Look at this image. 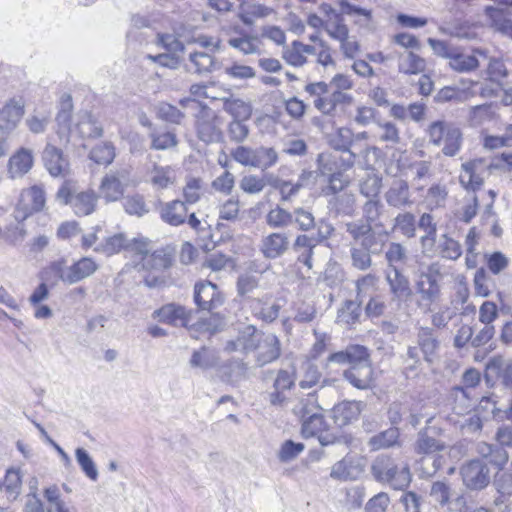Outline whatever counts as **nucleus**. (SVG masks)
<instances>
[{"instance_id":"f257e3e1","label":"nucleus","mask_w":512,"mask_h":512,"mask_svg":"<svg viewBox=\"0 0 512 512\" xmlns=\"http://www.w3.org/2000/svg\"><path fill=\"white\" fill-rule=\"evenodd\" d=\"M371 473L374 479L395 490L406 489L412 480L408 464L399 462L388 454L378 455L372 462Z\"/></svg>"},{"instance_id":"f03ea898","label":"nucleus","mask_w":512,"mask_h":512,"mask_svg":"<svg viewBox=\"0 0 512 512\" xmlns=\"http://www.w3.org/2000/svg\"><path fill=\"white\" fill-rule=\"evenodd\" d=\"M56 199L69 204L77 216H87L95 211L98 195L93 190L77 192L75 183L67 180L57 191Z\"/></svg>"},{"instance_id":"7ed1b4c3","label":"nucleus","mask_w":512,"mask_h":512,"mask_svg":"<svg viewBox=\"0 0 512 512\" xmlns=\"http://www.w3.org/2000/svg\"><path fill=\"white\" fill-rule=\"evenodd\" d=\"M429 142L435 146L443 144L442 153L445 156H455L462 146V132L453 123L434 121L427 129Z\"/></svg>"},{"instance_id":"20e7f679","label":"nucleus","mask_w":512,"mask_h":512,"mask_svg":"<svg viewBox=\"0 0 512 512\" xmlns=\"http://www.w3.org/2000/svg\"><path fill=\"white\" fill-rule=\"evenodd\" d=\"M352 88V81L348 76L337 74L328 85L322 83V94H330L322 98V114H335L338 106L350 104L352 97L345 91Z\"/></svg>"},{"instance_id":"39448f33","label":"nucleus","mask_w":512,"mask_h":512,"mask_svg":"<svg viewBox=\"0 0 512 512\" xmlns=\"http://www.w3.org/2000/svg\"><path fill=\"white\" fill-rule=\"evenodd\" d=\"M437 275H439V267L437 264H432L426 272L420 273L415 284L419 296L417 305L426 312L431 310V305L440 297L441 290Z\"/></svg>"},{"instance_id":"423d86ee","label":"nucleus","mask_w":512,"mask_h":512,"mask_svg":"<svg viewBox=\"0 0 512 512\" xmlns=\"http://www.w3.org/2000/svg\"><path fill=\"white\" fill-rule=\"evenodd\" d=\"M130 182V169L121 168L110 171L101 179L98 197L103 198L107 203L120 200Z\"/></svg>"},{"instance_id":"0eeeda50","label":"nucleus","mask_w":512,"mask_h":512,"mask_svg":"<svg viewBox=\"0 0 512 512\" xmlns=\"http://www.w3.org/2000/svg\"><path fill=\"white\" fill-rule=\"evenodd\" d=\"M460 475L463 485L471 491H479L490 483V469L486 463L473 459L462 465Z\"/></svg>"},{"instance_id":"6e6552de","label":"nucleus","mask_w":512,"mask_h":512,"mask_svg":"<svg viewBox=\"0 0 512 512\" xmlns=\"http://www.w3.org/2000/svg\"><path fill=\"white\" fill-rule=\"evenodd\" d=\"M221 125V119L212 109L202 107L196 118L198 138L205 143L220 141L222 138Z\"/></svg>"},{"instance_id":"1a4fd4ad","label":"nucleus","mask_w":512,"mask_h":512,"mask_svg":"<svg viewBox=\"0 0 512 512\" xmlns=\"http://www.w3.org/2000/svg\"><path fill=\"white\" fill-rule=\"evenodd\" d=\"M500 167L499 163L487 164L483 159L465 162L462 164L459 181L465 189L475 191L482 186L487 170Z\"/></svg>"},{"instance_id":"9d476101","label":"nucleus","mask_w":512,"mask_h":512,"mask_svg":"<svg viewBox=\"0 0 512 512\" xmlns=\"http://www.w3.org/2000/svg\"><path fill=\"white\" fill-rule=\"evenodd\" d=\"M25 113L24 100L19 98L9 99L0 109V135L7 139L17 128Z\"/></svg>"},{"instance_id":"9b49d317","label":"nucleus","mask_w":512,"mask_h":512,"mask_svg":"<svg viewBox=\"0 0 512 512\" xmlns=\"http://www.w3.org/2000/svg\"><path fill=\"white\" fill-rule=\"evenodd\" d=\"M194 299L197 306L204 311H213L223 303V297L217 285L210 281L195 284Z\"/></svg>"},{"instance_id":"f8f14e48","label":"nucleus","mask_w":512,"mask_h":512,"mask_svg":"<svg viewBox=\"0 0 512 512\" xmlns=\"http://www.w3.org/2000/svg\"><path fill=\"white\" fill-rule=\"evenodd\" d=\"M448 64L451 69L460 73L470 72L475 70L479 66L478 56L486 59V53L483 50L476 49L473 54H467L459 47H454L453 51L450 52Z\"/></svg>"},{"instance_id":"ddd939ff","label":"nucleus","mask_w":512,"mask_h":512,"mask_svg":"<svg viewBox=\"0 0 512 512\" xmlns=\"http://www.w3.org/2000/svg\"><path fill=\"white\" fill-rule=\"evenodd\" d=\"M33 152L27 148H20L15 151L7 163V175L10 179L23 178L33 167Z\"/></svg>"},{"instance_id":"4468645a","label":"nucleus","mask_w":512,"mask_h":512,"mask_svg":"<svg viewBox=\"0 0 512 512\" xmlns=\"http://www.w3.org/2000/svg\"><path fill=\"white\" fill-rule=\"evenodd\" d=\"M262 337L263 334L259 333L254 326L248 325L239 332L235 340L227 342L225 349L229 352H250L256 350Z\"/></svg>"},{"instance_id":"2eb2a0df","label":"nucleus","mask_w":512,"mask_h":512,"mask_svg":"<svg viewBox=\"0 0 512 512\" xmlns=\"http://www.w3.org/2000/svg\"><path fill=\"white\" fill-rule=\"evenodd\" d=\"M43 163L53 177L65 176L68 173V160L59 148L51 144H47L43 151Z\"/></svg>"},{"instance_id":"dca6fc26","label":"nucleus","mask_w":512,"mask_h":512,"mask_svg":"<svg viewBox=\"0 0 512 512\" xmlns=\"http://www.w3.org/2000/svg\"><path fill=\"white\" fill-rule=\"evenodd\" d=\"M364 471L361 459L345 457L332 466L331 477L341 481L356 480Z\"/></svg>"},{"instance_id":"f3484780","label":"nucleus","mask_w":512,"mask_h":512,"mask_svg":"<svg viewBox=\"0 0 512 512\" xmlns=\"http://www.w3.org/2000/svg\"><path fill=\"white\" fill-rule=\"evenodd\" d=\"M158 211L161 220L171 226H179L185 223L188 214L186 204L181 200L160 203Z\"/></svg>"},{"instance_id":"a211bd4d","label":"nucleus","mask_w":512,"mask_h":512,"mask_svg":"<svg viewBox=\"0 0 512 512\" xmlns=\"http://www.w3.org/2000/svg\"><path fill=\"white\" fill-rule=\"evenodd\" d=\"M153 317L158 318L162 323L172 326H186L190 320V312L183 306L170 303L155 310Z\"/></svg>"},{"instance_id":"6ab92c4d","label":"nucleus","mask_w":512,"mask_h":512,"mask_svg":"<svg viewBox=\"0 0 512 512\" xmlns=\"http://www.w3.org/2000/svg\"><path fill=\"white\" fill-rule=\"evenodd\" d=\"M289 247V238L285 233H270L261 240L260 251L265 258L276 259Z\"/></svg>"},{"instance_id":"aec40b11","label":"nucleus","mask_w":512,"mask_h":512,"mask_svg":"<svg viewBox=\"0 0 512 512\" xmlns=\"http://www.w3.org/2000/svg\"><path fill=\"white\" fill-rule=\"evenodd\" d=\"M385 200L389 206L395 208L411 206L413 201L408 183L402 179L394 180L385 193Z\"/></svg>"},{"instance_id":"412c9836","label":"nucleus","mask_w":512,"mask_h":512,"mask_svg":"<svg viewBox=\"0 0 512 512\" xmlns=\"http://www.w3.org/2000/svg\"><path fill=\"white\" fill-rule=\"evenodd\" d=\"M256 350L257 363L259 366H264L279 358L281 353L280 341L274 334L263 335Z\"/></svg>"},{"instance_id":"4be33fe9","label":"nucleus","mask_w":512,"mask_h":512,"mask_svg":"<svg viewBox=\"0 0 512 512\" xmlns=\"http://www.w3.org/2000/svg\"><path fill=\"white\" fill-rule=\"evenodd\" d=\"M417 345L426 362L432 363L437 357L440 342L432 328L420 327L417 333Z\"/></svg>"},{"instance_id":"5701e85b","label":"nucleus","mask_w":512,"mask_h":512,"mask_svg":"<svg viewBox=\"0 0 512 512\" xmlns=\"http://www.w3.org/2000/svg\"><path fill=\"white\" fill-rule=\"evenodd\" d=\"M373 368L371 363L350 366L344 371L347 381L357 389H369L373 383Z\"/></svg>"},{"instance_id":"b1692460","label":"nucleus","mask_w":512,"mask_h":512,"mask_svg":"<svg viewBox=\"0 0 512 512\" xmlns=\"http://www.w3.org/2000/svg\"><path fill=\"white\" fill-rule=\"evenodd\" d=\"M148 182L157 190L167 189L174 185L176 172L172 166L154 163L147 172Z\"/></svg>"},{"instance_id":"393cba45","label":"nucleus","mask_w":512,"mask_h":512,"mask_svg":"<svg viewBox=\"0 0 512 512\" xmlns=\"http://www.w3.org/2000/svg\"><path fill=\"white\" fill-rule=\"evenodd\" d=\"M45 192L42 187L34 185L24 189L20 194L19 206L26 214L41 211L45 206Z\"/></svg>"},{"instance_id":"a878e982","label":"nucleus","mask_w":512,"mask_h":512,"mask_svg":"<svg viewBox=\"0 0 512 512\" xmlns=\"http://www.w3.org/2000/svg\"><path fill=\"white\" fill-rule=\"evenodd\" d=\"M363 406L360 401H343L333 407L331 416L337 425L344 426L358 418Z\"/></svg>"},{"instance_id":"bb28decb","label":"nucleus","mask_w":512,"mask_h":512,"mask_svg":"<svg viewBox=\"0 0 512 512\" xmlns=\"http://www.w3.org/2000/svg\"><path fill=\"white\" fill-rule=\"evenodd\" d=\"M72 131L82 138H97L102 136L103 128L90 112L83 111L78 114L77 122Z\"/></svg>"},{"instance_id":"cd10ccee","label":"nucleus","mask_w":512,"mask_h":512,"mask_svg":"<svg viewBox=\"0 0 512 512\" xmlns=\"http://www.w3.org/2000/svg\"><path fill=\"white\" fill-rule=\"evenodd\" d=\"M386 280L389 284L390 291L395 298L402 300L408 298L412 290L409 280L396 267H392L387 271Z\"/></svg>"},{"instance_id":"c85d7f7f","label":"nucleus","mask_w":512,"mask_h":512,"mask_svg":"<svg viewBox=\"0 0 512 512\" xmlns=\"http://www.w3.org/2000/svg\"><path fill=\"white\" fill-rule=\"evenodd\" d=\"M445 449L444 442L420 431L414 443V451L419 455H432Z\"/></svg>"},{"instance_id":"c756f323","label":"nucleus","mask_w":512,"mask_h":512,"mask_svg":"<svg viewBox=\"0 0 512 512\" xmlns=\"http://www.w3.org/2000/svg\"><path fill=\"white\" fill-rule=\"evenodd\" d=\"M327 8V5L322 4V11H324L327 14L331 12V16L329 20L326 21L324 26L326 32L328 33L329 36L338 41L344 39L348 35L349 30L347 26L343 23V18L341 17V15L332 11L331 8H329V10Z\"/></svg>"},{"instance_id":"7c9ffc66","label":"nucleus","mask_w":512,"mask_h":512,"mask_svg":"<svg viewBox=\"0 0 512 512\" xmlns=\"http://www.w3.org/2000/svg\"><path fill=\"white\" fill-rule=\"evenodd\" d=\"M189 61L197 74L210 73L219 67V63L212 54L203 51H194L189 54Z\"/></svg>"},{"instance_id":"2f4dec72","label":"nucleus","mask_w":512,"mask_h":512,"mask_svg":"<svg viewBox=\"0 0 512 512\" xmlns=\"http://www.w3.org/2000/svg\"><path fill=\"white\" fill-rule=\"evenodd\" d=\"M426 61L413 52L399 55L398 69L404 74H419L425 70Z\"/></svg>"},{"instance_id":"473e14b6","label":"nucleus","mask_w":512,"mask_h":512,"mask_svg":"<svg viewBox=\"0 0 512 512\" xmlns=\"http://www.w3.org/2000/svg\"><path fill=\"white\" fill-rule=\"evenodd\" d=\"M45 280L58 279L64 283H71V266L67 265L65 259H58L50 263L43 271Z\"/></svg>"},{"instance_id":"72a5a7b5","label":"nucleus","mask_w":512,"mask_h":512,"mask_svg":"<svg viewBox=\"0 0 512 512\" xmlns=\"http://www.w3.org/2000/svg\"><path fill=\"white\" fill-rule=\"evenodd\" d=\"M436 251L439 256L448 260H457L462 255L460 243L447 234H443L439 237Z\"/></svg>"},{"instance_id":"f704fd0d","label":"nucleus","mask_w":512,"mask_h":512,"mask_svg":"<svg viewBox=\"0 0 512 512\" xmlns=\"http://www.w3.org/2000/svg\"><path fill=\"white\" fill-rule=\"evenodd\" d=\"M399 430L396 427H391L385 431H382L374 436H372L368 444L372 450H380L386 449L398 444L399 440Z\"/></svg>"},{"instance_id":"c9c22d12","label":"nucleus","mask_w":512,"mask_h":512,"mask_svg":"<svg viewBox=\"0 0 512 512\" xmlns=\"http://www.w3.org/2000/svg\"><path fill=\"white\" fill-rule=\"evenodd\" d=\"M218 360V356L214 351L202 347L200 350L192 353L189 364L192 368L208 370L215 367L218 364Z\"/></svg>"},{"instance_id":"e433bc0d","label":"nucleus","mask_w":512,"mask_h":512,"mask_svg":"<svg viewBox=\"0 0 512 512\" xmlns=\"http://www.w3.org/2000/svg\"><path fill=\"white\" fill-rule=\"evenodd\" d=\"M70 266L72 284L91 276L98 269V265L89 257H83Z\"/></svg>"},{"instance_id":"4c0bfd02","label":"nucleus","mask_w":512,"mask_h":512,"mask_svg":"<svg viewBox=\"0 0 512 512\" xmlns=\"http://www.w3.org/2000/svg\"><path fill=\"white\" fill-rule=\"evenodd\" d=\"M278 161V154L272 147L260 146L255 148L254 168L265 171Z\"/></svg>"},{"instance_id":"58836bf2","label":"nucleus","mask_w":512,"mask_h":512,"mask_svg":"<svg viewBox=\"0 0 512 512\" xmlns=\"http://www.w3.org/2000/svg\"><path fill=\"white\" fill-rule=\"evenodd\" d=\"M480 372L476 369H468L462 376L463 386H456L453 388V396L458 399L468 400L467 389L474 388L480 383Z\"/></svg>"},{"instance_id":"ea45409f","label":"nucleus","mask_w":512,"mask_h":512,"mask_svg":"<svg viewBox=\"0 0 512 512\" xmlns=\"http://www.w3.org/2000/svg\"><path fill=\"white\" fill-rule=\"evenodd\" d=\"M151 139V148L154 150H166L173 148L177 145L178 140L176 135L170 131H158L153 129L149 133Z\"/></svg>"},{"instance_id":"a19ab883","label":"nucleus","mask_w":512,"mask_h":512,"mask_svg":"<svg viewBox=\"0 0 512 512\" xmlns=\"http://www.w3.org/2000/svg\"><path fill=\"white\" fill-rule=\"evenodd\" d=\"M223 109L229 113L234 120H246L251 116V107L241 99L226 98L223 102Z\"/></svg>"},{"instance_id":"79ce46f5","label":"nucleus","mask_w":512,"mask_h":512,"mask_svg":"<svg viewBox=\"0 0 512 512\" xmlns=\"http://www.w3.org/2000/svg\"><path fill=\"white\" fill-rule=\"evenodd\" d=\"M494 116L495 110L492 104L477 105L470 108L468 122L471 126L476 127L490 121Z\"/></svg>"},{"instance_id":"37998d69","label":"nucleus","mask_w":512,"mask_h":512,"mask_svg":"<svg viewBox=\"0 0 512 512\" xmlns=\"http://www.w3.org/2000/svg\"><path fill=\"white\" fill-rule=\"evenodd\" d=\"M203 194V181L200 178L189 176L185 180L183 196L185 204L198 202Z\"/></svg>"},{"instance_id":"c03bdc74","label":"nucleus","mask_w":512,"mask_h":512,"mask_svg":"<svg viewBox=\"0 0 512 512\" xmlns=\"http://www.w3.org/2000/svg\"><path fill=\"white\" fill-rule=\"evenodd\" d=\"M123 208L129 215L142 217L149 212L145 199L140 194L128 195L124 198Z\"/></svg>"},{"instance_id":"a18cd8bd","label":"nucleus","mask_w":512,"mask_h":512,"mask_svg":"<svg viewBox=\"0 0 512 512\" xmlns=\"http://www.w3.org/2000/svg\"><path fill=\"white\" fill-rule=\"evenodd\" d=\"M128 245V241L123 234H116L105 239L104 242L95 247L96 252L103 253L107 256L119 253Z\"/></svg>"},{"instance_id":"49530a36","label":"nucleus","mask_w":512,"mask_h":512,"mask_svg":"<svg viewBox=\"0 0 512 512\" xmlns=\"http://www.w3.org/2000/svg\"><path fill=\"white\" fill-rule=\"evenodd\" d=\"M91 160L100 165H109L115 158V148L111 143L96 145L89 154Z\"/></svg>"},{"instance_id":"de8ad7c7","label":"nucleus","mask_w":512,"mask_h":512,"mask_svg":"<svg viewBox=\"0 0 512 512\" xmlns=\"http://www.w3.org/2000/svg\"><path fill=\"white\" fill-rule=\"evenodd\" d=\"M266 187V180L263 176L256 174L244 175L239 181V188L246 194H260Z\"/></svg>"},{"instance_id":"09e8293b","label":"nucleus","mask_w":512,"mask_h":512,"mask_svg":"<svg viewBox=\"0 0 512 512\" xmlns=\"http://www.w3.org/2000/svg\"><path fill=\"white\" fill-rule=\"evenodd\" d=\"M418 226L425 231V235L421 237V244L424 249L427 245L433 246L436 239V223L433 216L429 213H424L419 219Z\"/></svg>"},{"instance_id":"8fccbe9b","label":"nucleus","mask_w":512,"mask_h":512,"mask_svg":"<svg viewBox=\"0 0 512 512\" xmlns=\"http://www.w3.org/2000/svg\"><path fill=\"white\" fill-rule=\"evenodd\" d=\"M327 141L332 148L347 151L352 142V132L348 128H338L335 132L327 133Z\"/></svg>"},{"instance_id":"3c124183","label":"nucleus","mask_w":512,"mask_h":512,"mask_svg":"<svg viewBox=\"0 0 512 512\" xmlns=\"http://www.w3.org/2000/svg\"><path fill=\"white\" fill-rule=\"evenodd\" d=\"M305 449L304 444L296 443L292 440L284 441L278 452L277 457L282 463H289L295 460Z\"/></svg>"},{"instance_id":"603ef678","label":"nucleus","mask_w":512,"mask_h":512,"mask_svg":"<svg viewBox=\"0 0 512 512\" xmlns=\"http://www.w3.org/2000/svg\"><path fill=\"white\" fill-rule=\"evenodd\" d=\"M448 197V189L444 184H433L427 191L426 202L431 208L444 207Z\"/></svg>"},{"instance_id":"864d4df0","label":"nucleus","mask_w":512,"mask_h":512,"mask_svg":"<svg viewBox=\"0 0 512 512\" xmlns=\"http://www.w3.org/2000/svg\"><path fill=\"white\" fill-rule=\"evenodd\" d=\"M228 43L231 47L238 49L244 54L259 53L261 41L257 37L245 36L230 38Z\"/></svg>"},{"instance_id":"5fc2aeb1","label":"nucleus","mask_w":512,"mask_h":512,"mask_svg":"<svg viewBox=\"0 0 512 512\" xmlns=\"http://www.w3.org/2000/svg\"><path fill=\"white\" fill-rule=\"evenodd\" d=\"M266 222L272 228L286 227L293 222V215L277 206L268 212Z\"/></svg>"},{"instance_id":"6e6d98bb","label":"nucleus","mask_w":512,"mask_h":512,"mask_svg":"<svg viewBox=\"0 0 512 512\" xmlns=\"http://www.w3.org/2000/svg\"><path fill=\"white\" fill-rule=\"evenodd\" d=\"M394 229H398L404 236L412 238L416 233L415 217L412 213H400L395 217Z\"/></svg>"},{"instance_id":"4d7b16f0","label":"nucleus","mask_w":512,"mask_h":512,"mask_svg":"<svg viewBox=\"0 0 512 512\" xmlns=\"http://www.w3.org/2000/svg\"><path fill=\"white\" fill-rule=\"evenodd\" d=\"M75 456L79 466L81 467L85 475L91 480H97L98 471L95 463L93 462L88 452L83 448H77L75 451Z\"/></svg>"},{"instance_id":"13d9d810","label":"nucleus","mask_w":512,"mask_h":512,"mask_svg":"<svg viewBox=\"0 0 512 512\" xmlns=\"http://www.w3.org/2000/svg\"><path fill=\"white\" fill-rule=\"evenodd\" d=\"M360 315L359 306L353 301H346L338 311L337 322L339 324L350 326L354 324Z\"/></svg>"},{"instance_id":"bf43d9fd","label":"nucleus","mask_w":512,"mask_h":512,"mask_svg":"<svg viewBox=\"0 0 512 512\" xmlns=\"http://www.w3.org/2000/svg\"><path fill=\"white\" fill-rule=\"evenodd\" d=\"M313 177L312 172H303L297 183L292 184L289 181L283 185V190H280L279 193L281 195L282 201H289L293 196H295L298 191L308 184V180Z\"/></svg>"},{"instance_id":"052dcab7","label":"nucleus","mask_w":512,"mask_h":512,"mask_svg":"<svg viewBox=\"0 0 512 512\" xmlns=\"http://www.w3.org/2000/svg\"><path fill=\"white\" fill-rule=\"evenodd\" d=\"M157 115L160 119L172 124H180L185 116L182 111L169 103H160Z\"/></svg>"},{"instance_id":"680f3d73","label":"nucleus","mask_w":512,"mask_h":512,"mask_svg":"<svg viewBox=\"0 0 512 512\" xmlns=\"http://www.w3.org/2000/svg\"><path fill=\"white\" fill-rule=\"evenodd\" d=\"M3 485L9 494L14 495V497L18 496L22 486V475L20 470L16 468L8 469L6 471Z\"/></svg>"},{"instance_id":"e2e57ef3","label":"nucleus","mask_w":512,"mask_h":512,"mask_svg":"<svg viewBox=\"0 0 512 512\" xmlns=\"http://www.w3.org/2000/svg\"><path fill=\"white\" fill-rule=\"evenodd\" d=\"M296 247H304L306 250L302 252L298 260L302 262L309 269L312 268V255L313 249L317 246L316 243H312V239L306 235H299L295 240Z\"/></svg>"},{"instance_id":"0e129e2a","label":"nucleus","mask_w":512,"mask_h":512,"mask_svg":"<svg viewBox=\"0 0 512 512\" xmlns=\"http://www.w3.org/2000/svg\"><path fill=\"white\" fill-rule=\"evenodd\" d=\"M211 186L219 193L230 195L235 186V176L231 172L225 171L212 181Z\"/></svg>"},{"instance_id":"69168bd1","label":"nucleus","mask_w":512,"mask_h":512,"mask_svg":"<svg viewBox=\"0 0 512 512\" xmlns=\"http://www.w3.org/2000/svg\"><path fill=\"white\" fill-rule=\"evenodd\" d=\"M230 155L237 163L254 168L255 148L238 146L231 150Z\"/></svg>"},{"instance_id":"338daca9","label":"nucleus","mask_w":512,"mask_h":512,"mask_svg":"<svg viewBox=\"0 0 512 512\" xmlns=\"http://www.w3.org/2000/svg\"><path fill=\"white\" fill-rule=\"evenodd\" d=\"M348 363L351 366L360 365L364 363H371L368 350L362 345H350L346 348Z\"/></svg>"},{"instance_id":"774afa93","label":"nucleus","mask_w":512,"mask_h":512,"mask_svg":"<svg viewBox=\"0 0 512 512\" xmlns=\"http://www.w3.org/2000/svg\"><path fill=\"white\" fill-rule=\"evenodd\" d=\"M486 14L493 20L494 25L499 30H501L502 32H504L505 34L512 38V21L502 19L503 11L501 9L495 7H487Z\"/></svg>"}]
</instances>
